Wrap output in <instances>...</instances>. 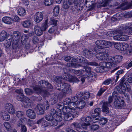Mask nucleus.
<instances>
[{"instance_id":"obj_59","label":"nucleus","mask_w":132,"mask_h":132,"mask_svg":"<svg viewBox=\"0 0 132 132\" xmlns=\"http://www.w3.org/2000/svg\"><path fill=\"white\" fill-rule=\"evenodd\" d=\"M19 40L17 39H13L12 41V46L13 49H14L17 46V44L19 42Z\"/></svg>"},{"instance_id":"obj_51","label":"nucleus","mask_w":132,"mask_h":132,"mask_svg":"<svg viewBox=\"0 0 132 132\" xmlns=\"http://www.w3.org/2000/svg\"><path fill=\"white\" fill-rule=\"evenodd\" d=\"M59 7L58 6H55L53 10V13L55 16H57L59 13Z\"/></svg>"},{"instance_id":"obj_55","label":"nucleus","mask_w":132,"mask_h":132,"mask_svg":"<svg viewBox=\"0 0 132 132\" xmlns=\"http://www.w3.org/2000/svg\"><path fill=\"white\" fill-rule=\"evenodd\" d=\"M25 92L26 94L27 95H30L34 93L32 89L28 88H26L25 90Z\"/></svg>"},{"instance_id":"obj_5","label":"nucleus","mask_w":132,"mask_h":132,"mask_svg":"<svg viewBox=\"0 0 132 132\" xmlns=\"http://www.w3.org/2000/svg\"><path fill=\"white\" fill-rule=\"evenodd\" d=\"M112 61H110L109 60V62H102L100 63V66L104 68V69H105L107 68H111L113 67L114 65V63H112Z\"/></svg>"},{"instance_id":"obj_20","label":"nucleus","mask_w":132,"mask_h":132,"mask_svg":"<svg viewBox=\"0 0 132 132\" xmlns=\"http://www.w3.org/2000/svg\"><path fill=\"white\" fill-rule=\"evenodd\" d=\"M124 76L129 83H132V72L128 71Z\"/></svg>"},{"instance_id":"obj_28","label":"nucleus","mask_w":132,"mask_h":132,"mask_svg":"<svg viewBox=\"0 0 132 132\" xmlns=\"http://www.w3.org/2000/svg\"><path fill=\"white\" fill-rule=\"evenodd\" d=\"M22 26L26 28H29L32 25V23L29 20L23 21L22 22Z\"/></svg>"},{"instance_id":"obj_15","label":"nucleus","mask_w":132,"mask_h":132,"mask_svg":"<svg viewBox=\"0 0 132 132\" xmlns=\"http://www.w3.org/2000/svg\"><path fill=\"white\" fill-rule=\"evenodd\" d=\"M73 5V1L71 0H64L63 7L65 9H68L70 5Z\"/></svg>"},{"instance_id":"obj_22","label":"nucleus","mask_w":132,"mask_h":132,"mask_svg":"<svg viewBox=\"0 0 132 132\" xmlns=\"http://www.w3.org/2000/svg\"><path fill=\"white\" fill-rule=\"evenodd\" d=\"M67 68H63V70L65 75L63 76V78L65 80H68L70 81V76L71 75L67 73V72L69 71L68 69L67 70Z\"/></svg>"},{"instance_id":"obj_8","label":"nucleus","mask_w":132,"mask_h":132,"mask_svg":"<svg viewBox=\"0 0 132 132\" xmlns=\"http://www.w3.org/2000/svg\"><path fill=\"white\" fill-rule=\"evenodd\" d=\"M6 110L11 114H13L15 112V110L13 105L9 103H7L5 105Z\"/></svg>"},{"instance_id":"obj_11","label":"nucleus","mask_w":132,"mask_h":132,"mask_svg":"<svg viewBox=\"0 0 132 132\" xmlns=\"http://www.w3.org/2000/svg\"><path fill=\"white\" fill-rule=\"evenodd\" d=\"M71 105H70V108L68 106H64L62 109V111L64 114L71 113V112L73 113L72 110H74L75 109L74 107L72 106Z\"/></svg>"},{"instance_id":"obj_37","label":"nucleus","mask_w":132,"mask_h":132,"mask_svg":"<svg viewBox=\"0 0 132 132\" xmlns=\"http://www.w3.org/2000/svg\"><path fill=\"white\" fill-rule=\"evenodd\" d=\"M43 97H48L50 95L49 93L46 90L42 89L40 94Z\"/></svg>"},{"instance_id":"obj_26","label":"nucleus","mask_w":132,"mask_h":132,"mask_svg":"<svg viewBox=\"0 0 132 132\" xmlns=\"http://www.w3.org/2000/svg\"><path fill=\"white\" fill-rule=\"evenodd\" d=\"M7 34L5 31L3 30L0 32V41L3 42L6 38Z\"/></svg>"},{"instance_id":"obj_30","label":"nucleus","mask_w":132,"mask_h":132,"mask_svg":"<svg viewBox=\"0 0 132 132\" xmlns=\"http://www.w3.org/2000/svg\"><path fill=\"white\" fill-rule=\"evenodd\" d=\"M2 21L4 23L8 24H11L12 23V19L10 17L5 16L2 19Z\"/></svg>"},{"instance_id":"obj_43","label":"nucleus","mask_w":132,"mask_h":132,"mask_svg":"<svg viewBox=\"0 0 132 132\" xmlns=\"http://www.w3.org/2000/svg\"><path fill=\"white\" fill-rule=\"evenodd\" d=\"M3 125L6 129L8 130L9 131L11 130L12 127L10 124L8 122H4Z\"/></svg>"},{"instance_id":"obj_38","label":"nucleus","mask_w":132,"mask_h":132,"mask_svg":"<svg viewBox=\"0 0 132 132\" xmlns=\"http://www.w3.org/2000/svg\"><path fill=\"white\" fill-rule=\"evenodd\" d=\"M25 96H24L23 94H19L16 96L17 100L19 101H22L24 99Z\"/></svg>"},{"instance_id":"obj_45","label":"nucleus","mask_w":132,"mask_h":132,"mask_svg":"<svg viewBox=\"0 0 132 132\" xmlns=\"http://www.w3.org/2000/svg\"><path fill=\"white\" fill-rule=\"evenodd\" d=\"M34 90L37 94H40L42 89L38 86H36L33 88Z\"/></svg>"},{"instance_id":"obj_57","label":"nucleus","mask_w":132,"mask_h":132,"mask_svg":"<svg viewBox=\"0 0 132 132\" xmlns=\"http://www.w3.org/2000/svg\"><path fill=\"white\" fill-rule=\"evenodd\" d=\"M126 30H127L128 32L125 31L128 34L132 35V23L130 25V26L126 28Z\"/></svg>"},{"instance_id":"obj_61","label":"nucleus","mask_w":132,"mask_h":132,"mask_svg":"<svg viewBox=\"0 0 132 132\" xmlns=\"http://www.w3.org/2000/svg\"><path fill=\"white\" fill-rule=\"evenodd\" d=\"M98 128V125L96 124H93L90 126V129L94 131L97 130Z\"/></svg>"},{"instance_id":"obj_25","label":"nucleus","mask_w":132,"mask_h":132,"mask_svg":"<svg viewBox=\"0 0 132 132\" xmlns=\"http://www.w3.org/2000/svg\"><path fill=\"white\" fill-rule=\"evenodd\" d=\"M126 78L125 76L121 78L120 81L119 83L120 86H125L124 85H125L126 86H127L128 85V81Z\"/></svg>"},{"instance_id":"obj_16","label":"nucleus","mask_w":132,"mask_h":132,"mask_svg":"<svg viewBox=\"0 0 132 132\" xmlns=\"http://www.w3.org/2000/svg\"><path fill=\"white\" fill-rule=\"evenodd\" d=\"M63 119L66 121H69L72 120L74 117V116L73 113L64 114L63 115Z\"/></svg>"},{"instance_id":"obj_6","label":"nucleus","mask_w":132,"mask_h":132,"mask_svg":"<svg viewBox=\"0 0 132 132\" xmlns=\"http://www.w3.org/2000/svg\"><path fill=\"white\" fill-rule=\"evenodd\" d=\"M123 58V57L120 55H116L112 58L110 59L109 60L110 61H112V63H114V65L113 67H115L116 65L114 64V63L118 64L120 63L122 60Z\"/></svg>"},{"instance_id":"obj_19","label":"nucleus","mask_w":132,"mask_h":132,"mask_svg":"<svg viewBox=\"0 0 132 132\" xmlns=\"http://www.w3.org/2000/svg\"><path fill=\"white\" fill-rule=\"evenodd\" d=\"M6 43L7 45L6 47L8 48L11 45V43L13 40V38L12 39V36L11 35H8L6 36Z\"/></svg>"},{"instance_id":"obj_4","label":"nucleus","mask_w":132,"mask_h":132,"mask_svg":"<svg viewBox=\"0 0 132 132\" xmlns=\"http://www.w3.org/2000/svg\"><path fill=\"white\" fill-rule=\"evenodd\" d=\"M44 104L46 106V107L45 106V105H43L41 104H38L37 106V109L40 112V114H43L44 110H47L49 108V104L48 103V101H45L44 102Z\"/></svg>"},{"instance_id":"obj_52","label":"nucleus","mask_w":132,"mask_h":132,"mask_svg":"<svg viewBox=\"0 0 132 132\" xmlns=\"http://www.w3.org/2000/svg\"><path fill=\"white\" fill-rule=\"evenodd\" d=\"M113 79L110 78L108 79L105 80L103 82V84L105 85H108L112 83L113 81Z\"/></svg>"},{"instance_id":"obj_3","label":"nucleus","mask_w":132,"mask_h":132,"mask_svg":"<svg viewBox=\"0 0 132 132\" xmlns=\"http://www.w3.org/2000/svg\"><path fill=\"white\" fill-rule=\"evenodd\" d=\"M103 40H98L96 41L95 44L97 46L94 48V50L95 52H98L99 51H102V50L103 51H106L105 49L102 47V45L103 44Z\"/></svg>"},{"instance_id":"obj_48","label":"nucleus","mask_w":132,"mask_h":132,"mask_svg":"<svg viewBox=\"0 0 132 132\" xmlns=\"http://www.w3.org/2000/svg\"><path fill=\"white\" fill-rule=\"evenodd\" d=\"M54 0H45L44 4L46 6H49L52 4Z\"/></svg>"},{"instance_id":"obj_56","label":"nucleus","mask_w":132,"mask_h":132,"mask_svg":"<svg viewBox=\"0 0 132 132\" xmlns=\"http://www.w3.org/2000/svg\"><path fill=\"white\" fill-rule=\"evenodd\" d=\"M124 72V71H123V70L122 69L121 70H118L116 73V74L117 75V76H116V80H115V82H116L117 81L119 78V75L120 74H122Z\"/></svg>"},{"instance_id":"obj_23","label":"nucleus","mask_w":132,"mask_h":132,"mask_svg":"<svg viewBox=\"0 0 132 132\" xmlns=\"http://www.w3.org/2000/svg\"><path fill=\"white\" fill-rule=\"evenodd\" d=\"M114 93L115 92H113L112 95L109 96L108 98V102H107L108 103V104H110V103L112 102L113 100H114V101H115L116 99L117 98V97L118 96L117 94H115Z\"/></svg>"},{"instance_id":"obj_9","label":"nucleus","mask_w":132,"mask_h":132,"mask_svg":"<svg viewBox=\"0 0 132 132\" xmlns=\"http://www.w3.org/2000/svg\"><path fill=\"white\" fill-rule=\"evenodd\" d=\"M43 17V15L42 12H37L34 16V21L37 23H39L42 20Z\"/></svg>"},{"instance_id":"obj_12","label":"nucleus","mask_w":132,"mask_h":132,"mask_svg":"<svg viewBox=\"0 0 132 132\" xmlns=\"http://www.w3.org/2000/svg\"><path fill=\"white\" fill-rule=\"evenodd\" d=\"M26 115L27 116L31 119H34L36 117V115L35 111L32 109H29L27 110Z\"/></svg>"},{"instance_id":"obj_46","label":"nucleus","mask_w":132,"mask_h":132,"mask_svg":"<svg viewBox=\"0 0 132 132\" xmlns=\"http://www.w3.org/2000/svg\"><path fill=\"white\" fill-rule=\"evenodd\" d=\"M113 122L116 123V124H115L117 125H118L120 124V123L121 122V117H119V118H116L114 119H113Z\"/></svg>"},{"instance_id":"obj_39","label":"nucleus","mask_w":132,"mask_h":132,"mask_svg":"<svg viewBox=\"0 0 132 132\" xmlns=\"http://www.w3.org/2000/svg\"><path fill=\"white\" fill-rule=\"evenodd\" d=\"M85 59L82 56H80L79 57V58L73 59V61L80 63H82L83 62L85 61Z\"/></svg>"},{"instance_id":"obj_18","label":"nucleus","mask_w":132,"mask_h":132,"mask_svg":"<svg viewBox=\"0 0 132 132\" xmlns=\"http://www.w3.org/2000/svg\"><path fill=\"white\" fill-rule=\"evenodd\" d=\"M40 123H42V125L43 126L47 127L49 125V123L44 119V118H43L39 119L37 122V123L38 124Z\"/></svg>"},{"instance_id":"obj_64","label":"nucleus","mask_w":132,"mask_h":132,"mask_svg":"<svg viewBox=\"0 0 132 132\" xmlns=\"http://www.w3.org/2000/svg\"><path fill=\"white\" fill-rule=\"evenodd\" d=\"M126 68L127 69H129L132 67V60L126 64L125 65Z\"/></svg>"},{"instance_id":"obj_44","label":"nucleus","mask_w":132,"mask_h":132,"mask_svg":"<svg viewBox=\"0 0 132 132\" xmlns=\"http://www.w3.org/2000/svg\"><path fill=\"white\" fill-rule=\"evenodd\" d=\"M47 20H46L43 23L42 26L41 27L42 29L44 31L46 30L48 27L47 25Z\"/></svg>"},{"instance_id":"obj_60","label":"nucleus","mask_w":132,"mask_h":132,"mask_svg":"<svg viewBox=\"0 0 132 132\" xmlns=\"http://www.w3.org/2000/svg\"><path fill=\"white\" fill-rule=\"evenodd\" d=\"M58 100V98L56 95H54L51 100V102L52 104L56 103Z\"/></svg>"},{"instance_id":"obj_10","label":"nucleus","mask_w":132,"mask_h":132,"mask_svg":"<svg viewBox=\"0 0 132 132\" xmlns=\"http://www.w3.org/2000/svg\"><path fill=\"white\" fill-rule=\"evenodd\" d=\"M119 98H120L118 96L117 98L114 101V106L116 108H119L123 105L124 101H122L120 102L119 100Z\"/></svg>"},{"instance_id":"obj_33","label":"nucleus","mask_w":132,"mask_h":132,"mask_svg":"<svg viewBox=\"0 0 132 132\" xmlns=\"http://www.w3.org/2000/svg\"><path fill=\"white\" fill-rule=\"evenodd\" d=\"M92 118L88 116L86 118L82 117L81 118L80 120L81 122H85L87 123H90L91 122Z\"/></svg>"},{"instance_id":"obj_41","label":"nucleus","mask_w":132,"mask_h":132,"mask_svg":"<svg viewBox=\"0 0 132 132\" xmlns=\"http://www.w3.org/2000/svg\"><path fill=\"white\" fill-rule=\"evenodd\" d=\"M96 76L94 73L89 75L87 76V79L89 81H94L96 78Z\"/></svg>"},{"instance_id":"obj_2","label":"nucleus","mask_w":132,"mask_h":132,"mask_svg":"<svg viewBox=\"0 0 132 132\" xmlns=\"http://www.w3.org/2000/svg\"><path fill=\"white\" fill-rule=\"evenodd\" d=\"M105 52L102 50V51H99V52L96 55V57L101 61L107 60L108 58L109 54Z\"/></svg>"},{"instance_id":"obj_13","label":"nucleus","mask_w":132,"mask_h":132,"mask_svg":"<svg viewBox=\"0 0 132 132\" xmlns=\"http://www.w3.org/2000/svg\"><path fill=\"white\" fill-rule=\"evenodd\" d=\"M121 51L125 50L127 53H130L131 52V49L129 45L126 43H122Z\"/></svg>"},{"instance_id":"obj_29","label":"nucleus","mask_w":132,"mask_h":132,"mask_svg":"<svg viewBox=\"0 0 132 132\" xmlns=\"http://www.w3.org/2000/svg\"><path fill=\"white\" fill-rule=\"evenodd\" d=\"M101 112V110L100 108H97L95 109L94 111V112L92 114V117L93 118L97 117L99 115Z\"/></svg>"},{"instance_id":"obj_54","label":"nucleus","mask_w":132,"mask_h":132,"mask_svg":"<svg viewBox=\"0 0 132 132\" xmlns=\"http://www.w3.org/2000/svg\"><path fill=\"white\" fill-rule=\"evenodd\" d=\"M122 43H116L114 44L115 48L116 49L121 51Z\"/></svg>"},{"instance_id":"obj_47","label":"nucleus","mask_w":132,"mask_h":132,"mask_svg":"<svg viewBox=\"0 0 132 132\" xmlns=\"http://www.w3.org/2000/svg\"><path fill=\"white\" fill-rule=\"evenodd\" d=\"M49 124L52 126H56L57 125L58 122L56 119L53 118L50 121Z\"/></svg>"},{"instance_id":"obj_49","label":"nucleus","mask_w":132,"mask_h":132,"mask_svg":"<svg viewBox=\"0 0 132 132\" xmlns=\"http://www.w3.org/2000/svg\"><path fill=\"white\" fill-rule=\"evenodd\" d=\"M71 71L72 73H78L80 74H81L83 73L84 70H76L72 69L71 70Z\"/></svg>"},{"instance_id":"obj_35","label":"nucleus","mask_w":132,"mask_h":132,"mask_svg":"<svg viewBox=\"0 0 132 132\" xmlns=\"http://www.w3.org/2000/svg\"><path fill=\"white\" fill-rule=\"evenodd\" d=\"M103 44L102 45V47L105 48H109L111 47L112 44L111 42L109 41H107L103 40Z\"/></svg>"},{"instance_id":"obj_14","label":"nucleus","mask_w":132,"mask_h":132,"mask_svg":"<svg viewBox=\"0 0 132 132\" xmlns=\"http://www.w3.org/2000/svg\"><path fill=\"white\" fill-rule=\"evenodd\" d=\"M110 106H111L110 104H108V103L106 102L103 103L102 106V111L103 112L108 113L109 112V109L108 107Z\"/></svg>"},{"instance_id":"obj_36","label":"nucleus","mask_w":132,"mask_h":132,"mask_svg":"<svg viewBox=\"0 0 132 132\" xmlns=\"http://www.w3.org/2000/svg\"><path fill=\"white\" fill-rule=\"evenodd\" d=\"M26 118H21L17 122V125L18 127H21L23 125V122L25 121V119Z\"/></svg>"},{"instance_id":"obj_27","label":"nucleus","mask_w":132,"mask_h":132,"mask_svg":"<svg viewBox=\"0 0 132 132\" xmlns=\"http://www.w3.org/2000/svg\"><path fill=\"white\" fill-rule=\"evenodd\" d=\"M66 65L67 67H71L75 68H77L80 67L81 66V65L80 64L73 62L67 63Z\"/></svg>"},{"instance_id":"obj_58","label":"nucleus","mask_w":132,"mask_h":132,"mask_svg":"<svg viewBox=\"0 0 132 132\" xmlns=\"http://www.w3.org/2000/svg\"><path fill=\"white\" fill-rule=\"evenodd\" d=\"M95 70L98 72H102L106 70V69H104V68H103L102 67L100 66L97 67L95 69Z\"/></svg>"},{"instance_id":"obj_1","label":"nucleus","mask_w":132,"mask_h":132,"mask_svg":"<svg viewBox=\"0 0 132 132\" xmlns=\"http://www.w3.org/2000/svg\"><path fill=\"white\" fill-rule=\"evenodd\" d=\"M58 86L56 87L57 89L61 90L63 94H70L72 93L71 88L70 85L66 83H60L58 85Z\"/></svg>"},{"instance_id":"obj_63","label":"nucleus","mask_w":132,"mask_h":132,"mask_svg":"<svg viewBox=\"0 0 132 132\" xmlns=\"http://www.w3.org/2000/svg\"><path fill=\"white\" fill-rule=\"evenodd\" d=\"M121 88L120 89L118 93L123 94H124L126 91V88L125 86H120Z\"/></svg>"},{"instance_id":"obj_40","label":"nucleus","mask_w":132,"mask_h":132,"mask_svg":"<svg viewBox=\"0 0 132 132\" xmlns=\"http://www.w3.org/2000/svg\"><path fill=\"white\" fill-rule=\"evenodd\" d=\"M15 114L16 116L18 118H21L23 117L24 114V113L23 111H18L16 112Z\"/></svg>"},{"instance_id":"obj_32","label":"nucleus","mask_w":132,"mask_h":132,"mask_svg":"<svg viewBox=\"0 0 132 132\" xmlns=\"http://www.w3.org/2000/svg\"><path fill=\"white\" fill-rule=\"evenodd\" d=\"M20 34L18 31H14L13 35L12 36V39H13L19 40L20 36Z\"/></svg>"},{"instance_id":"obj_34","label":"nucleus","mask_w":132,"mask_h":132,"mask_svg":"<svg viewBox=\"0 0 132 132\" xmlns=\"http://www.w3.org/2000/svg\"><path fill=\"white\" fill-rule=\"evenodd\" d=\"M61 113V111H59V112H57L56 115H55L56 120L57 121H61L63 119L62 117L63 116H62V114Z\"/></svg>"},{"instance_id":"obj_31","label":"nucleus","mask_w":132,"mask_h":132,"mask_svg":"<svg viewBox=\"0 0 132 132\" xmlns=\"http://www.w3.org/2000/svg\"><path fill=\"white\" fill-rule=\"evenodd\" d=\"M26 11L25 9L22 7H20L18 11V13L21 16H23L26 14Z\"/></svg>"},{"instance_id":"obj_62","label":"nucleus","mask_w":132,"mask_h":132,"mask_svg":"<svg viewBox=\"0 0 132 132\" xmlns=\"http://www.w3.org/2000/svg\"><path fill=\"white\" fill-rule=\"evenodd\" d=\"M71 99L72 101L73 102L71 103L70 104L71 105H72L74 106L75 104V102H77L78 100L79 99L78 97L77 96H73L72 97Z\"/></svg>"},{"instance_id":"obj_50","label":"nucleus","mask_w":132,"mask_h":132,"mask_svg":"<svg viewBox=\"0 0 132 132\" xmlns=\"http://www.w3.org/2000/svg\"><path fill=\"white\" fill-rule=\"evenodd\" d=\"M107 122V120L105 118H103L99 120V123L101 125H105Z\"/></svg>"},{"instance_id":"obj_21","label":"nucleus","mask_w":132,"mask_h":132,"mask_svg":"<svg viewBox=\"0 0 132 132\" xmlns=\"http://www.w3.org/2000/svg\"><path fill=\"white\" fill-rule=\"evenodd\" d=\"M86 103L83 100L79 101L76 104V107L79 109H82L85 106Z\"/></svg>"},{"instance_id":"obj_17","label":"nucleus","mask_w":132,"mask_h":132,"mask_svg":"<svg viewBox=\"0 0 132 132\" xmlns=\"http://www.w3.org/2000/svg\"><path fill=\"white\" fill-rule=\"evenodd\" d=\"M1 116L3 119L6 121L9 120L10 118V116L6 111H2L1 113Z\"/></svg>"},{"instance_id":"obj_24","label":"nucleus","mask_w":132,"mask_h":132,"mask_svg":"<svg viewBox=\"0 0 132 132\" xmlns=\"http://www.w3.org/2000/svg\"><path fill=\"white\" fill-rule=\"evenodd\" d=\"M116 35H114L113 38L115 40L121 41V33L119 30H117L116 32Z\"/></svg>"},{"instance_id":"obj_7","label":"nucleus","mask_w":132,"mask_h":132,"mask_svg":"<svg viewBox=\"0 0 132 132\" xmlns=\"http://www.w3.org/2000/svg\"><path fill=\"white\" fill-rule=\"evenodd\" d=\"M34 30L36 35L38 36L42 35L44 31L41 27L38 25L34 26Z\"/></svg>"},{"instance_id":"obj_53","label":"nucleus","mask_w":132,"mask_h":132,"mask_svg":"<svg viewBox=\"0 0 132 132\" xmlns=\"http://www.w3.org/2000/svg\"><path fill=\"white\" fill-rule=\"evenodd\" d=\"M70 82H76L79 81L78 79L75 76H70Z\"/></svg>"},{"instance_id":"obj_42","label":"nucleus","mask_w":132,"mask_h":132,"mask_svg":"<svg viewBox=\"0 0 132 132\" xmlns=\"http://www.w3.org/2000/svg\"><path fill=\"white\" fill-rule=\"evenodd\" d=\"M46 81L45 80H42L39 81L38 82V86L42 89L45 87L44 85H45V83Z\"/></svg>"}]
</instances>
